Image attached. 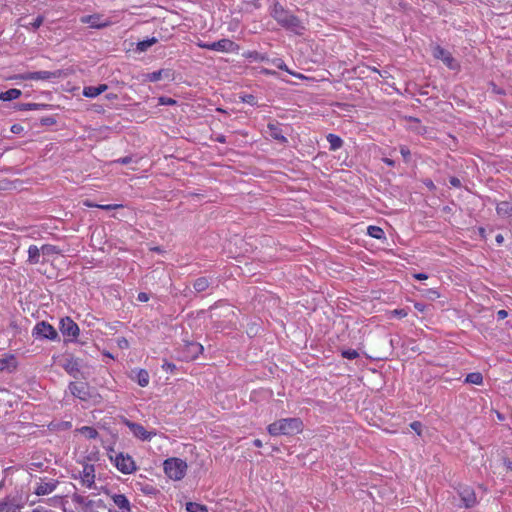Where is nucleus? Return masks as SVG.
<instances>
[{"instance_id": "72a5a7b5", "label": "nucleus", "mask_w": 512, "mask_h": 512, "mask_svg": "<svg viewBox=\"0 0 512 512\" xmlns=\"http://www.w3.org/2000/svg\"><path fill=\"white\" fill-rule=\"evenodd\" d=\"M41 252L43 255H53L59 253V250L54 245L45 244L42 245Z\"/></svg>"}, {"instance_id": "2eb2a0df", "label": "nucleus", "mask_w": 512, "mask_h": 512, "mask_svg": "<svg viewBox=\"0 0 512 512\" xmlns=\"http://www.w3.org/2000/svg\"><path fill=\"white\" fill-rule=\"evenodd\" d=\"M434 56L437 59H441L447 65V67H449L451 69L454 68V66H453L454 58L444 48L437 46L434 50Z\"/></svg>"}, {"instance_id": "0eeeda50", "label": "nucleus", "mask_w": 512, "mask_h": 512, "mask_svg": "<svg viewBox=\"0 0 512 512\" xmlns=\"http://www.w3.org/2000/svg\"><path fill=\"white\" fill-rule=\"evenodd\" d=\"M69 390L74 397L82 401H87L92 397L90 386L85 382H70Z\"/></svg>"}, {"instance_id": "423d86ee", "label": "nucleus", "mask_w": 512, "mask_h": 512, "mask_svg": "<svg viewBox=\"0 0 512 512\" xmlns=\"http://www.w3.org/2000/svg\"><path fill=\"white\" fill-rule=\"evenodd\" d=\"M114 464L117 469L123 474H131L136 470V464L133 458L122 452L116 454L114 458Z\"/></svg>"}, {"instance_id": "6e6552de", "label": "nucleus", "mask_w": 512, "mask_h": 512, "mask_svg": "<svg viewBox=\"0 0 512 512\" xmlns=\"http://www.w3.org/2000/svg\"><path fill=\"white\" fill-rule=\"evenodd\" d=\"M198 46L207 50L230 52L233 50L234 42L224 38L212 43H199Z\"/></svg>"}, {"instance_id": "393cba45", "label": "nucleus", "mask_w": 512, "mask_h": 512, "mask_svg": "<svg viewBox=\"0 0 512 512\" xmlns=\"http://www.w3.org/2000/svg\"><path fill=\"white\" fill-rule=\"evenodd\" d=\"M134 379L139 386L146 387L149 384V373L145 369H139L136 371Z\"/></svg>"}, {"instance_id": "ea45409f", "label": "nucleus", "mask_w": 512, "mask_h": 512, "mask_svg": "<svg viewBox=\"0 0 512 512\" xmlns=\"http://www.w3.org/2000/svg\"><path fill=\"white\" fill-rule=\"evenodd\" d=\"M410 428L420 436L422 433L423 425L419 421H413L412 423H410Z\"/></svg>"}, {"instance_id": "4468645a", "label": "nucleus", "mask_w": 512, "mask_h": 512, "mask_svg": "<svg viewBox=\"0 0 512 512\" xmlns=\"http://www.w3.org/2000/svg\"><path fill=\"white\" fill-rule=\"evenodd\" d=\"M82 482L88 488H91L95 483V467L93 464H86L81 473Z\"/></svg>"}, {"instance_id": "c756f323", "label": "nucleus", "mask_w": 512, "mask_h": 512, "mask_svg": "<svg viewBox=\"0 0 512 512\" xmlns=\"http://www.w3.org/2000/svg\"><path fill=\"white\" fill-rule=\"evenodd\" d=\"M367 233L370 237L375 239H382L384 237V231L382 228L374 225H370L367 228Z\"/></svg>"}, {"instance_id": "58836bf2", "label": "nucleus", "mask_w": 512, "mask_h": 512, "mask_svg": "<svg viewBox=\"0 0 512 512\" xmlns=\"http://www.w3.org/2000/svg\"><path fill=\"white\" fill-rule=\"evenodd\" d=\"M177 101L170 97L161 96L158 98L159 105H175Z\"/></svg>"}, {"instance_id": "412c9836", "label": "nucleus", "mask_w": 512, "mask_h": 512, "mask_svg": "<svg viewBox=\"0 0 512 512\" xmlns=\"http://www.w3.org/2000/svg\"><path fill=\"white\" fill-rule=\"evenodd\" d=\"M497 214L502 217H509L512 215V200L501 201L496 207Z\"/></svg>"}, {"instance_id": "5701e85b", "label": "nucleus", "mask_w": 512, "mask_h": 512, "mask_svg": "<svg viewBox=\"0 0 512 512\" xmlns=\"http://www.w3.org/2000/svg\"><path fill=\"white\" fill-rule=\"evenodd\" d=\"M41 248L36 245H30L28 248V262L30 264H38L40 262Z\"/></svg>"}, {"instance_id": "6ab92c4d", "label": "nucleus", "mask_w": 512, "mask_h": 512, "mask_svg": "<svg viewBox=\"0 0 512 512\" xmlns=\"http://www.w3.org/2000/svg\"><path fill=\"white\" fill-rule=\"evenodd\" d=\"M58 482L57 481H50L46 483H40L37 488L35 489V494L38 496H44L52 493L56 487Z\"/></svg>"}, {"instance_id": "e2e57ef3", "label": "nucleus", "mask_w": 512, "mask_h": 512, "mask_svg": "<svg viewBox=\"0 0 512 512\" xmlns=\"http://www.w3.org/2000/svg\"><path fill=\"white\" fill-rule=\"evenodd\" d=\"M478 232H479V235H480L482 238H485V237H486V230H485V228L480 227V228L478 229Z\"/></svg>"}, {"instance_id": "864d4df0", "label": "nucleus", "mask_w": 512, "mask_h": 512, "mask_svg": "<svg viewBox=\"0 0 512 512\" xmlns=\"http://www.w3.org/2000/svg\"><path fill=\"white\" fill-rule=\"evenodd\" d=\"M163 368L166 369V371H173L174 369H176V365L173 364V363H170V362H166L164 365H163Z\"/></svg>"}, {"instance_id": "4d7b16f0", "label": "nucleus", "mask_w": 512, "mask_h": 512, "mask_svg": "<svg viewBox=\"0 0 512 512\" xmlns=\"http://www.w3.org/2000/svg\"><path fill=\"white\" fill-rule=\"evenodd\" d=\"M414 307H415V309H417V310H418V311H420V312H423V311H424V309H425V305H424V304H422V303H419V302H416V303L414 304Z\"/></svg>"}, {"instance_id": "1a4fd4ad", "label": "nucleus", "mask_w": 512, "mask_h": 512, "mask_svg": "<svg viewBox=\"0 0 512 512\" xmlns=\"http://www.w3.org/2000/svg\"><path fill=\"white\" fill-rule=\"evenodd\" d=\"M458 495L465 508H472L477 504L475 491L470 486H460L458 489Z\"/></svg>"}, {"instance_id": "8fccbe9b", "label": "nucleus", "mask_w": 512, "mask_h": 512, "mask_svg": "<svg viewBox=\"0 0 512 512\" xmlns=\"http://www.w3.org/2000/svg\"><path fill=\"white\" fill-rule=\"evenodd\" d=\"M393 314L397 316L398 318H404L408 315L407 311L405 309H395L393 311Z\"/></svg>"}, {"instance_id": "f257e3e1", "label": "nucleus", "mask_w": 512, "mask_h": 512, "mask_svg": "<svg viewBox=\"0 0 512 512\" xmlns=\"http://www.w3.org/2000/svg\"><path fill=\"white\" fill-rule=\"evenodd\" d=\"M270 15L276 20V22L279 25L288 30H291L298 34H300L302 30H304V26L302 25L301 21L278 2H276L273 5L270 11Z\"/></svg>"}, {"instance_id": "a18cd8bd", "label": "nucleus", "mask_w": 512, "mask_h": 512, "mask_svg": "<svg viewBox=\"0 0 512 512\" xmlns=\"http://www.w3.org/2000/svg\"><path fill=\"white\" fill-rule=\"evenodd\" d=\"M242 100L243 102L250 105H255L257 103L256 97L251 94L245 95L244 97H242Z\"/></svg>"}, {"instance_id": "aec40b11", "label": "nucleus", "mask_w": 512, "mask_h": 512, "mask_svg": "<svg viewBox=\"0 0 512 512\" xmlns=\"http://www.w3.org/2000/svg\"><path fill=\"white\" fill-rule=\"evenodd\" d=\"M106 84H100L98 86L84 87L83 95L88 98H94L107 90Z\"/></svg>"}, {"instance_id": "c03bdc74", "label": "nucleus", "mask_w": 512, "mask_h": 512, "mask_svg": "<svg viewBox=\"0 0 512 512\" xmlns=\"http://www.w3.org/2000/svg\"><path fill=\"white\" fill-rule=\"evenodd\" d=\"M117 345L121 349H128L129 341L125 337H121L117 339Z\"/></svg>"}, {"instance_id": "3c124183", "label": "nucleus", "mask_w": 512, "mask_h": 512, "mask_svg": "<svg viewBox=\"0 0 512 512\" xmlns=\"http://www.w3.org/2000/svg\"><path fill=\"white\" fill-rule=\"evenodd\" d=\"M142 491H143L145 494H154V493H155V491H156V489H155L153 486H151V485H146V486L142 489Z\"/></svg>"}, {"instance_id": "473e14b6", "label": "nucleus", "mask_w": 512, "mask_h": 512, "mask_svg": "<svg viewBox=\"0 0 512 512\" xmlns=\"http://www.w3.org/2000/svg\"><path fill=\"white\" fill-rule=\"evenodd\" d=\"M340 352H341V356L343 358H346V359H349V360H354L357 357H359V353L356 350H354V349H343V348H341Z\"/></svg>"}, {"instance_id": "774afa93", "label": "nucleus", "mask_w": 512, "mask_h": 512, "mask_svg": "<svg viewBox=\"0 0 512 512\" xmlns=\"http://www.w3.org/2000/svg\"><path fill=\"white\" fill-rule=\"evenodd\" d=\"M426 185H427V187H429V188H434V187H435V186H434V184H433V182H432L431 180H430L428 183H426Z\"/></svg>"}, {"instance_id": "39448f33", "label": "nucleus", "mask_w": 512, "mask_h": 512, "mask_svg": "<svg viewBox=\"0 0 512 512\" xmlns=\"http://www.w3.org/2000/svg\"><path fill=\"white\" fill-rule=\"evenodd\" d=\"M59 330L64 337L68 338L67 341H75L80 333L78 325L70 317L60 320Z\"/></svg>"}, {"instance_id": "f704fd0d", "label": "nucleus", "mask_w": 512, "mask_h": 512, "mask_svg": "<svg viewBox=\"0 0 512 512\" xmlns=\"http://www.w3.org/2000/svg\"><path fill=\"white\" fill-rule=\"evenodd\" d=\"M82 432L90 439H95L98 436V432L95 428L85 426L82 428Z\"/></svg>"}, {"instance_id": "338daca9", "label": "nucleus", "mask_w": 512, "mask_h": 512, "mask_svg": "<svg viewBox=\"0 0 512 512\" xmlns=\"http://www.w3.org/2000/svg\"><path fill=\"white\" fill-rule=\"evenodd\" d=\"M216 140L219 141V142H225V137L224 136H218L216 138Z\"/></svg>"}, {"instance_id": "f8f14e48", "label": "nucleus", "mask_w": 512, "mask_h": 512, "mask_svg": "<svg viewBox=\"0 0 512 512\" xmlns=\"http://www.w3.org/2000/svg\"><path fill=\"white\" fill-rule=\"evenodd\" d=\"M60 76L59 71L51 72V71H35L27 73L23 79L25 80H50L52 78H57Z\"/></svg>"}, {"instance_id": "49530a36", "label": "nucleus", "mask_w": 512, "mask_h": 512, "mask_svg": "<svg viewBox=\"0 0 512 512\" xmlns=\"http://www.w3.org/2000/svg\"><path fill=\"white\" fill-rule=\"evenodd\" d=\"M275 65L279 68V69H282V70H286L287 72H289L290 74L292 75H295L294 73L290 72L289 69L287 68L286 64L281 60V59H276L274 61Z\"/></svg>"}, {"instance_id": "f3484780", "label": "nucleus", "mask_w": 512, "mask_h": 512, "mask_svg": "<svg viewBox=\"0 0 512 512\" xmlns=\"http://www.w3.org/2000/svg\"><path fill=\"white\" fill-rule=\"evenodd\" d=\"M204 348L200 343L197 342H189L186 345V358L190 360L196 359L202 352Z\"/></svg>"}, {"instance_id": "b1692460", "label": "nucleus", "mask_w": 512, "mask_h": 512, "mask_svg": "<svg viewBox=\"0 0 512 512\" xmlns=\"http://www.w3.org/2000/svg\"><path fill=\"white\" fill-rule=\"evenodd\" d=\"M210 286V281L207 277H199L193 283V288L197 293L206 291Z\"/></svg>"}, {"instance_id": "cd10ccee", "label": "nucleus", "mask_w": 512, "mask_h": 512, "mask_svg": "<svg viewBox=\"0 0 512 512\" xmlns=\"http://www.w3.org/2000/svg\"><path fill=\"white\" fill-rule=\"evenodd\" d=\"M465 383L481 385L483 383V376L480 372H472L467 374Z\"/></svg>"}, {"instance_id": "9b49d317", "label": "nucleus", "mask_w": 512, "mask_h": 512, "mask_svg": "<svg viewBox=\"0 0 512 512\" xmlns=\"http://www.w3.org/2000/svg\"><path fill=\"white\" fill-rule=\"evenodd\" d=\"M82 23L88 24L91 28H104L109 25L108 21L102 19V16L99 14L87 15L81 17L80 20Z\"/></svg>"}, {"instance_id": "2f4dec72", "label": "nucleus", "mask_w": 512, "mask_h": 512, "mask_svg": "<svg viewBox=\"0 0 512 512\" xmlns=\"http://www.w3.org/2000/svg\"><path fill=\"white\" fill-rule=\"evenodd\" d=\"M157 42V39L155 37H152L150 39H146V40H143V41H140L138 44H137V50L140 51V52H144L146 51L149 47H151L152 45H154L155 43Z\"/></svg>"}, {"instance_id": "603ef678", "label": "nucleus", "mask_w": 512, "mask_h": 512, "mask_svg": "<svg viewBox=\"0 0 512 512\" xmlns=\"http://www.w3.org/2000/svg\"><path fill=\"white\" fill-rule=\"evenodd\" d=\"M507 316H508V312H507L506 310H504V309L499 310V311L497 312V319H498V320H503V319H505Z\"/></svg>"}, {"instance_id": "69168bd1", "label": "nucleus", "mask_w": 512, "mask_h": 512, "mask_svg": "<svg viewBox=\"0 0 512 512\" xmlns=\"http://www.w3.org/2000/svg\"><path fill=\"white\" fill-rule=\"evenodd\" d=\"M96 505H97L98 507H100V508H104V507H105L104 501H103V500H101V499H100V500H98V501L96 502Z\"/></svg>"}, {"instance_id": "4c0bfd02", "label": "nucleus", "mask_w": 512, "mask_h": 512, "mask_svg": "<svg viewBox=\"0 0 512 512\" xmlns=\"http://www.w3.org/2000/svg\"><path fill=\"white\" fill-rule=\"evenodd\" d=\"M87 207H98V208H101L103 210H112V209H115L117 207H119V205H112V204H108V205H96V204H92L90 203L89 201H85L84 203Z\"/></svg>"}, {"instance_id": "09e8293b", "label": "nucleus", "mask_w": 512, "mask_h": 512, "mask_svg": "<svg viewBox=\"0 0 512 512\" xmlns=\"http://www.w3.org/2000/svg\"><path fill=\"white\" fill-rule=\"evenodd\" d=\"M150 299V296L148 293L146 292H140L138 293V296H137V300L140 301V302H147L149 301Z\"/></svg>"}, {"instance_id": "a211bd4d", "label": "nucleus", "mask_w": 512, "mask_h": 512, "mask_svg": "<svg viewBox=\"0 0 512 512\" xmlns=\"http://www.w3.org/2000/svg\"><path fill=\"white\" fill-rule=\"evenodd\" d=\"M172 73L169 69H160L145 75V80L149 82H157L163 78L169 79Z\"/></svg>"}, {"instance_id": "a19ab883", "label": "nucleus", "mask_w": 512, "mask_h": 512, "mask_svg": "<svg viewBox=\"0 0 512 512\" xmlns=\"http://www.w3.org/2000/svg\"><path fill=\"white\" fill-rule=\"evenodd\" d=\"M133 161V157L128 155L125 157L118 158L113 161V163L121 164V165H128Z\"/></svg>"}, {"instance_id": "f03ea898", "label": "nucleus", "mask_w": 512, "mask_h": 512, "mask_svg": "<svg viewBox=\"0 0 512 512\" xmlns=\"http://www.w3.org/2000/svg\"><path fill=\"white\" fill-rule=\"evenodd\" d=\"M302 430V421L299 418H284L271 423L268 432L272 436L294 435Z\"/></svg>"}, {"instance_id": "79ce46f5", "label": "nucleus", "mask_w": 512, "mask_h": 512, "mask_svg": "<svg viewBox=\"0 0 512 512\" xmlns=\"http://www.w3.org/2000/svg\"><path fill=\"white\" fill-rule=\"evenodd\" d=\"M43 16H37L31 23L30 26L33 30H37L43 24Z\"/></svg>"}, {"instance_id": "7ed1b4c3", "label": "nucleus", "mask_w": 512, "mask_h": 512, "mask_svg": "<svg viewBox=\"0 0 512 512\" xmlns=\"http://www.w3.org/2000/svg\"><path fill=\"white\" fill-rule=\"evenodd\" d=\"M165 474L173 480H181L187 471V463L179 458H169L163 463Z\"/></svg>"}, {"instance_id": "a878e982", "label": "nucleus", "mask_w": 512, "mask_h": 512, "mask_svg": "<svg viewBox=\"0 0 512 512\" xmlns=\"http://www.w3.org/2000/svg\"><path fill=\"white\" fill-rule=\"evenodd\" d=\"M21 96V91L16 88H11L5 92L0 93V100L2 101H11L19 98Z\"/></svg>"}, {"instance_id": "c9c22d12", "label": "nucleus", "mask_w": 512, "mask_h": 512, "mask_svg": "<svg viewBox=\"0 0 512 512\" xmlns=\"http://www.w3.org/2000/svg\"><path fill=\"white\" fill-rule=\"evenodd\" d=\"M268 134L273 139L278 140L281 143H285L287 141L286 137L280 133V130H268Z\"/></svg>"}, {"instance_id": "37998d69", "label": "nucleus", "mask_w": 512, "mask_h": 512, "mask_svg": "<svg viewBox=\"0 0 512 512\" xmlns=\"http://www.w3.org/2000/svg\"><path fill=\"white\" fill-rule=\"evenodd\" d=\"M400 153L403 156L404 160L408 162L411 155L409 148L407 146H401Z\"/></svg>"}, {"instance_id": "ddd939ff", "label": "nucleus", "mask_w": 512, "mask_h": 512, "mask_svg": "<svg viewBox=\"0 0 512 512\" xmlns=\"http://www.w3.org/2000/svg\"><path fill=\"white\" fill-rule=\"evenodd\" d=\"M61 366L69 375L73 376L74 378H76L80 372L79 361L72 356L65 358Z\"/></svg>"}, {"instance_id": "6e6d98bb", "label": "nucleus", "mask_w": 512, "mask_h": 512, "mask_svg": "<svg viewBox=\"0 0 512 512\" xmlns=\"http://www.w3.org/2000/svg\"><path fill=\"white\" fill-rule=\"evenodd\" d=\"M382 161H383L386 165H388V166H390V167H394V166H395V161H394V160H392V159H390V158H383V159H382Z\"/></svg>"}, {"instance_id": "dca6fc26", "label": "nucleus", "mask_w": 512, "mask_h": 512, "mask_svg": "<svg viewBox=\"0 0 512 512\" xmlns=\"http://www.w3.org/2000/svg\"><path fill=\"white\" fill-rule=\"evenodd\" d=\"M111 498L114 504L121 509L123 512H130L131 505L128 498L124 494H113Z\"/></svg>"}, {"instance_id": "e433bc0d", "label": "nucleus", "mask_w": 512, "mask_h": 512, "mask_svg": "<svg viewBox=\"0 0 512 512\" xmlns=\"http://www.w3.org/2000/svg\"><path fill=\"white\" fill-rule=\"evenodd\" d=\"M39 124L41 126H52V125H55L56 124V120L54 117L52 116H47V117H41L39 119Z\"/></svg>"}, {"instance_id": "13d9d810", "label": "nucleus", "mask_w": 512, "mask_h": 512, "mask_svg": "<svg viewBox=\"0 0 512 512\" xmlns=\"http://www.w3.org/2000/svg\"><path fill=\"white\" fill-rule=\"evenodd\" d=\"M495 240L498 245H502L504 242V237L502 234H498V235H496Z\"/></svg>"}, {"instance_id": "7c9ffc66", "label": "nucleus", "mask_w": 512, "mask_h": 512, "mask_svg": "<svg viewBox=\"0 0 512 512\" xmlns=\"http://www.w3.org/2000/svg\"><path fill=\"white\" fill-rule=\"evenodd\" d=\"M335 337H336V339H334L333 337H329L328 345H329L331 351H334V350L340 351L341 347L339 346V344L336 341H344L345 340V332H343L341 335L336 334Z\"/></svg>"}, {"instance_id": "de8ad7c7", "label": "nucleus", "mask_w": 512, "mask_h": 512, "mask_svg": "<svg viewBox=\"0 0 512 512\" xmlns=\"http://www.w3.org/2000/svg\"><path fill=\"white\" fill-rule=\"evenodd\" d=\"M449 183L451 184V186L456 188H459L462 185L460 179L455 176L450 177Z\"/></svg>"}, {"instance_id": "052dcab7", "label": "nucleus", "mask_w": 512, "mask_h": 512, "mask_svg": "<svg viewBox=\"0 0 512 512\" xmlns=\"http://www.w3.org/2000/svg\"><path fill=\"white\" fill-rule=\"evenodd\" d=\"M8 505V502L6 500L0 501V512H3L6 510V507Z\"/></svg>"}, {"instance_id": "c85d7f7f", "label": "nucleus", "mask_w": 512, "mask_h": 512, "mask_svg": "<svg viewBox=\"0 0 512 512\" xmlns=\"http://www.w3.org/2000/svg\"><path fill=\"white\" fill-rule=\"evenodd\" d=\"M186 511L187 512H208L207 506L196 503V502H187L186 503Z\"/></svg>"}, {"instance_id": "5fc2aeb1", "label": "nucleus", "mask_w": 512, "mask_h": 512, "mask_svg": "<svg viewBox=\"0 0 512 512\" xmlns=\"http://www.w3.org/2000/svg\"><path fill=\"white\" fill-rule=\"evenodd\" d=\"M413 277L417 280H426L428 278V275L425 273H415Z\"/></svg>"}, {"instance_id": "20e7f679", "label": "nucleus", "mask_w": 512, "mask_h": 512, "mask_svg": "<svg viewBox=\"0 0 512 512\" xmlns=\"http://www.w3.org/2000/svg\"><path fill=\"white\" fill-rule=\"evenodd\" d=\"M32 336L35 339H40V340H44V339L51 340V341H57V340L59 341L60 340L57 330L46 321L38 322L35 325V327L32 330Z\"/></svg>"}, {"instance_id": "bf43d9fd", "label": "nucleus", "mask_w": 512, "mask_h": 512, "mask_svg": "<svg viewBox=\"0 0 512 512\" xmlns=\"http://www.w3.org/2000/svg\"><path fill=\"white\" fill-rule=\"evenodd\" d=\"M428 293L430 295V298H439L440 297L439 293L436 290L430 289L428 291Z\"/></svg>"}, {"instance_id": "4be33fe9", "label": "nucleus", "mask_w": 512, "mask_h": 512, "mask_svg": "<svg viewBox=\"0 0 512 512\" xmlns=\"http://www.w3.org/2000/svg\"><path fill=\"white\" fill-rule=\"evenodd\" d=\"M16 369V360L13 356L0 359V371L12 372Z\"/></svg>"}, {"instance_id": "680f3d73", "label": "nucleus", "mask_w": 512, "mask_h": 512, "mask_svg": "<svg viewBox=\"0 0 512 512\" xmlns=\"http://www.w3.org/2000/svg\"><path fill=\"white\" fill-rule=\"evenodd\" d=\"M74 501L79 503V504H83L84 503V497L80 496V495H76L74 497Z\"/></svg>"}, {"instance_id": "0e129e2a", "label": "nucleus", "mask_w": 512, "mask_h": 512, "mask_svg": "<svg viewBox=\"0 0 512 512\" xmlns=\"http://www.w3.org/2000/svg\"><path fill=\"white\" fill-rule=\"evenodd\" d=\"M253 444H254V446H256V447H261V446H262V441H261V440H259V439H255V440L253 441Z\"/></svg>"}, {"instance_id": "9d476101", "label": "nucleus", "mask_w": 512, "mask_h": 512, "mask_svg": "<svg viewBox=\"0 0 512 512\" xmlns=\"http://www.w3.org/2000/svg\"><path fill=\"white\" fill-rule=\"evenodd\" d=\"M125 424L130 429L132 434L143 441L145 440H151V438L155 435L154 432H148L145 427L141 424L131 422L129 420L125 421Z\"/></svg>"}, {"instance_id": "bb28decb", "label": "nucleus", "mask_w": 512, "mask_h": 512, "mask_svg": "<svg viewBox=\"0 0 512 512\" xmlns=\"http://www.w3.org/2000/svg\"><path fill=\"white\" fill-rule=\"evenodd\" d=\"M326 138L330 144V150L335 151V150L339 149L343 144L342 139L335 134L330 133L326 136Z\"/></svg>"}]
</instances>
